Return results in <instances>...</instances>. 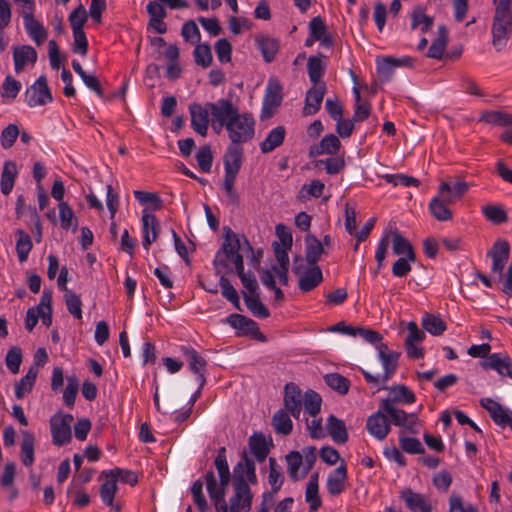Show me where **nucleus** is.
Segmentation results:
<instances>
[{
    "label": "nucleus",
    "mask_w": 512,
    "mask_h": 512,
    "mask_svg": "<svg viewBox=\"0 0 512 512\" xmlns=\"http://www.w3.org/2000/svg\"><path fill=\"white\" fill-rule=\"evenodd\" d=\"M282 102V87L278 80L270 79L263 101L262 118L271 117Z\"/></svg>",
    "instance_id": "4468645a"
},
{
    "label": "nucleus",
    "mask_w": 512,
    "mask_h": 512,
    "mask_svg": "<svg viewBox=\"0 0 512 512\" xmlns=\"http://www.w3.org/2000/svg\"><path fill=\"white\" fill-rule=\"evenodd\" d=\"M87 21V12L82 5H79L69 15V22L72 31L83 30L84 24Z\"/></svg>",
    "instance_id": "774afa93"
},
{
    "label": "nucleus",
    "mask_w": 512,
    "mask_h": 512,
    "mask_svg": "<svg viewBox=\"0 0 512 512\" xmlns=\"http://www.w3.org/2000/svg\"><path fill=\"white\" fill-rule=\"evenodd\" d=\"M38 376L37 367L31 366L27 374L15 384V396L18 399H22L27 393L32 391V388L36 382Z\"/></svg>",
    "instance_id": "ea45409f"
},
{
    "label": "nucleus",
    "mask_w": 512,
    "mask_h": 512,
    "mask_svg": "<svg viewBox=\"0 0 512 512\" xmlns=\"http://www.w3.org/2000/svg\"><path fill=\"white\" fill-rule=\"evenodd\" d=\"M401 499L412 512H432V507L427 498L410 488L401 491Z\"/></svg>",
    "instance_id": "5701e85b"
},
{
    "label": "nucleus",
    "mask_w": 512,
    "mask_h": 512,
    "mask_svg": "<svg viewBox=\"0 0 512 512\" xmlns=\"http://www.w3.org/2000/svg\"><path fill=\"white\" fill-rule=\"evenodd\" d=\"M37 52L36 50L29 45L15 46L13 48V60L15 72H22L26 65L33 66L37 61Z\"/></svg>",
    "instance_id": "aec40b11"
},
{
    "label": "nucleus",
    "mask_w": 512,
    "mask_h": 512,
    "mask_svg": "<svg viewBox=\"0 0 512 512\" xmlns=\"http://www.w3.org/2000/svg\"><path fill=\"white\" fill-rule=\"evenodd\" d=\"M252 250L246 237L241 243L240 237L228 226L223 227V242L213 260L216 274H226L243 268V256L240 250Z\"/></svg>",
    "instance_id": "f03ea898"
},
{
    "label": "nucleus",
    "mask_w": 512,
    "mask_h": 512,
    "mask_svg": "<svg viewBox=\"0 0 512 512\" xmlns=\"http://www.w3.org/2000/svg\"><path fill=\"white\" fill-rule=\"evenodd\" d=\"M379 386V389H387L390 394L389 397L381 401H388L393 406H396V404H413L416 401L415 393L406 385L398 384L386 387L385 384H383Z\"/></svg>",
    "instance_id": "6ab92c4d"
},
{
    "label": "nucleus",
    "mask_w": 512,
    "mask_h": 512,
    "mask_svg": "<svg viewBox=\"0 0 512 512\" xmlns=\"http://www.w3.org/2000/svg\"><path fill=\"white\" fill-rule=\"evenodd\" d=\"M229 145L242 146V144L249 142L255 134V120L249 113H240L227 123L225 127Z\"/></svg>",
    "instance_id": "39448f33"
},
{
    "label": "nucleus",
    "mask_w": 512,
    "mask_h": 512,
    "mask_svg": "<svg viewBox=\"0 0 512 512\" xmlns=\"http://www.w3.org/2000/svg\"><path fill=\"white\" fill-rule=\"evenodd\" d=\"M105 477L106 480L100 488V497L104 504L110 506L115 512H119L121 510V506L119 504H114V497L118 491L117 482L111 476Z\"/></svg>",
    "instance_id": "c9c22d12"
},
{
    "label": "nucleus",
    "mask_w": 512,
    "mask_h": 512,
    "mask_svg": "<svg viewBox=\"0 0 512 512\" xmlns=\"http://www.w3.org/2000/svg\"><path fill=\"white\" fill-rule=\"evenodd\" d=\"M181 352L186 357L190 370L197 375L200 388L206 383L207 361L193 348L181 347Z\"/></svg>",
    "instance_id": "f3484780"
},
{
    "label": "nucleus",
    "mask_w": 512,
    "mask_h": 512,
    "mask_svg": "<svg viewBox=\"0 0 512 512\" xmlns=\"http://www.w3.org/2000/svg\"><path fill=\"white\" fill-rule=\"evenodd\" d=\"M305 499L309 503L310 510H318L320 508L321 499L318 493V474L310 477L306 487Z\"/></svg>",
    "instance_id": "49530a36"
},
{
    "label": "nucleus",
    "mask_w": 512,
    "mask_h": 512,
    "mask_svg": "<svg viewBox=\"0 0 512 512\" xmlns=\"http://www.w3.org/2000/svg\"><path fill=\"white\" fill-rule=\"evenodd\" d=\"M24 26L35 43L38 46L42 45L47 38V31L43 25L35 20L34 17H31L24 20Z\"/></svg>",
    "instance_id": "a18cd8bd"
},
{
    "label": "nucleus",
    "mask_w": 512,
    "mask_h": 512,
    "mask_svg": "<svg viewBox=\"0 0 512 512\" xmlns=\"http://www.w3.org/2000/svg\"><path fill=\"white\" fill-rule=\"evenodd\" d=\"M422 326L427 332L434 336L443 334L447 328L446 323L439 316L429 313H426L422 317Z\"/></svg>",
    "instance_id": "de8ad7c7"
},
{
    "label": "nucleus",
    "mask_w": 512,
    "mask_h": 512,
    "mask_svg": "<svg viewBox=\"0 0 512 512\" xmlns=\"http://www.w3.org/2000/svg\"><path fill=\"white\" fill-rule=\"evenodd\" d=\"M487 256L492 258V272L497 273L499 278H502L504 267L510 256V245L508 241L505 239L496 240L492 248L488 251Z\"/></svg>",
    "instance_id": "f8f14e48"
},
{
    "label": "nucleus",
    "mask_w": 512,
    "mask_h": 512,
    "mask_svg": "<svg viewBox=\"0 0 512 512\" xmlns=\"http://www.w3.org/2000/svg\"><path fill=\"white\" fill-rule=\"evenodd\" d=\"M302 391L299 386L289 382L284 387L283 403L285 409L295 418L299 419L303 407Z\"/></svg>",
    "instance_id": "ddd939ff"
},
{
    "label": "nucleus",
    "mask_w": 512,
    "mask_h": 512,
    "mask_svg": "<svg viewBox=\"0 0 512 512\" xmlns=\"http://www.w3.org/2000/svg\"><path fill=\"white\" fill-rule=\"evenodd\" d=\"M258 49L261 51L263 58L266 62H271L279 49V43L276 39L271 37H258L257 40Z\"/></svg>",
    "instance_id": "c03bdc74"
},
{
    "label": "nucleus",
    "mask_w": 512,
    "mask_h": 512,
    "mask_svg": "<svg viewBox=\"0 0 512 512\" xmlns=\"http://www.w3.org/2000/svg\"><path fill=\"white\" fill-rule=\"evenodd\" d=\"M289 412L285 409L278 410L272 418V425L278 434L288 435L293 429L292 420L288 414Z\"/></svg>",
    "instance_id": "37998d69"
},
{
    "label": "nucleus",
    "mask_w": 512,
    "mask_h": 512,
    "mask_svg": "<svg viewBox=\"0 0 512 512\" xmlns=\"http://www.w3.org/2000/svg\"><path fill=\"white\" fill-rule=\"evenodd\" d=\"M322 57L324 56H311L307 61V71L309 79L313 85H320L323 83L321 78L325 73L326 63L322 60Z\"/></svg>",
    "instance_id": "58836bf2"
},
{
    "label": "nucleus",
    "mask_w": 512,
    "mask_h": 512,
    "mask_svg": "<svg viewBox=\"0 0 512 512\" xmlns=\"http://www.w3.org/2000/svg\"><path fill=\"white\" fill-rule=\"evenodd\" d=\"M378 357L382 363L384 372L382 374L374 375L369 371L362 370L365 380L372 385L379 386L386 384L395 374L398 366L399 353L389 350L386 344L377 345Z\"/></svg>",
    "instance_id": "20e7f679"
},
{
    "label": "nucleus",
    "mask_w": 512,
    "mask_h": 512,
    "mask_svg": "<svg viewBox=\"0 0 512 512\" xmlns=\"http://www.w3.org/2000/svg\"><path fill=\"white\" fill-rule=\"evenodd\" d=\"M410 61L409 58L394 59L387 57L378 64V77L381 82H387L391 79L394 69L402 64H406Z\"/></svg>",
    "instance_id": "a19ab883"
},
{
    "label": "nucleus",
    "mask_w": 512,
    "mask_h": 512,
    "mask_svg": "<svg viewBox=\"0 0 512 512\" xmlns=\"http://www.w3.org/2000/svg\"><path fill=\"white\" fill-rule=\"evenodd\" d=\"M196 160L203 172H210L213 162L211 147L209 145L202 146L196 154Z\"/></svg>",
    "instance_id": "0e129e2a"
},
{
    "label": "nucleus",
    "mask_w": 512,
    "mask_h": 512,
    "mask_svg": "<svg viewBox=\"0 0 512 512\" xmlns=\"http://www.w3.org/2000/svg\"><path fill=\"white\" fill-rule=\"evenodd\" d=\"M482 213L487 220L496 224L504 223L507 221L506 211L497 205H487L482 207Z\"/></svg>",
    "instance_id": "e2e57ef3"
},
{
    "label": "nucleus",
    "mask_w": 512,
    "mask_h": 512,
    "mask_svg": "<svg viewBox=\"0 0 512 512\" xmlns=\"http://www.w3.org/2000/svg\"><path fill=\"white\" fill-rule=\"evenodd\" d=\"M65 303L67 310L70 314H72L75 318H82V301L76 293L71 290H66L64 295Z\"/></svg>",
    "instance_id": "052dcab7"
},
{
    "label": "nucleus",
    "mask_w": 512,
    "mask_h": 512,
    "mask_svg": "<svg viewBox=\"0 0 512 512\" xmlns=\"http://www.w3.org/2000/svg\"><path fill=\"white\" fill-rule=\"evenodd\" d=\"M59 217H60V225L63 229L68 230L72 228V231L75 232L78 228V221L74 215L73 210L66 202H60L59 204Z\"/></svg>",
    "instance_id": "09e8293b"
},
{
    "label": "nucleus",
    "mask_w": 512,
    "mask_h": 512,
    "mask_svg": "<svg viewBox=\"0 0 512 512\" xmlns=\"http://www.w3.org/2000/svg\"><path fill=\"white\" fill-rule=\"evenodd\" d=\"M249 447L251 453L255 456V458L262 462L266 459L268 455V447L266 440L263 435L261 434H255L252 435L249 439Z\"/></svg>",
    "instance_id": "8fccbe9b"
},
{
    "label": "nucleus",
    "mask_w": 512,
    "mask_h": 512,
    "mask_svg": "<svg viewBox=\"0 0 512 512\" xmlns=\"http://www.w3.org/2000/svg\"><path fill=\"white\" fill-rule=\"evenodd\" d=\"M102 476H111L115 479L117 482L118 480H121L124 483L130 484L131 486H134L138 482L137 475L130 470H125L121 468H115L109 471H104L101 474Z\"/></svg>",
    "instance_id": "bf43d9fd"
},
{
    "label": "nucleus",
    "mask_w": 512,
    "mask_h": 512,
    "mask_svg": "<svg viewBox=\"0 0 512 512\" xmlns=\"http://www.w3.org/2000/svg\"><path fill=\"white\" fill-rule=\"evenodd\" d=\"M449 204L450 203L446 201V196L438 193L437 196L431 199L429 211L436 220L442 222L449 221L453 217L452 211L448 208Z\"/></svg>",
    "instance_id": "c85d7f7f"
},
{
    "label": "nucleus",
    "mask_w": 512,
    "mask_h": 512,
    "mask_svg": "<svg viewBox=\"0 0 512 512\" xmlns=\"http://www.w3.org/2000/svg\"><path fill=\"white\" fill-rule=\"evenodd\" d=\"M17 175L18 168L16 163L13 161H6L3 165L0 180V189L4 195L10 194L12 191Z\"/></svg>",
    "instance_id": "f704fd0d"
},
{
    "label": "nucleus",
    "mask_w": 512,
    "mask_h": 512,
    "mask_svg": "<svg viewBox=\"0 0 512 512\" xmlns=\"http://www.w3.org/2000/svg\"><path fill=\"white\" fill-rule=\"evenodd\" d=\"M383 410L386 411L391 425L401 427L411 434L419 433L421 422L416 413H407L388 401H383Z\"/></svg>",
    "instance_id": "6e6552de"
},
{
    "label": "nucleus",
    "mask_w": 512,
    "mask_h": 512,
    "mask_svg": "<svg viewBox=\"0 0 512 512\" xmlns=\"http://www.w3.org/2000/svg\"><path fill=\"white\" fill-rule=\"evenodd\" d=\"M74 418L71 414L58 412L50 419V431L53 444L64 446L70 443L72 439L71 424Z\"/></svg>",
    "instance_id": "1a4fd4ad"
},
{
    "label": "nucleus",
    "mask_w": 512,
    "mask_h": 512,
    "mask_svg": "<svg viewBox=\"0 0 512 512\" xmlns=\"http://www.w3.org/2000/svg\"><path fill=\"white\" fill-rule=\"evenodd\" d=\"M469 187L470 185L465 181H457L453 184L443 181L439 185L438 191L440 195L446 196L448 203H455L466 194Z\"/></svg>",
    "instance_id": "393cba45"
},
{
    "label": "nucleus",
    "mask_w": 512,
    "mask_h": 512,
    "mask_svg": "<svg viewBox=\"0 0 512 512\" xmlns=\"http://www.w3.org/2000/svg\"><path fill=\"white\" fill-rule=\"evenodd\" d=\"M193 55L195 63L203 68L209 67L212 63V52L208 44H197Z\"/></svg>",
    "instance_id": "4d7b16f0"
},
{
    "label": "nucleus",
    "mask_w": 512,
    "mask_h": 512,
    "mask_svg": "<svg viewBox=\"0 0 512 512\" xmlns=\"http://www.w3.org/2000/svg\"><path fill=\"white\" fill-rule=\"evenodd\" d=\"M17 242H16V250L18 259L20 262H24L28 258V254L32 249V241L30 236L25 233L23 230L17 231Z\"/></svg>",
    "instance_id": "6e6d98bb"
},
{
    "label": "nucleus",
    "mask_w": 512,
    "mask_h": 512,
    "mask_svg": "<svg viewBox=\"0 0 512 512\" xmlns=\"http://www.w3.org/2000/svg\"><path fill=\"white\" fill-rule=\"evenodd\" d=\"M347 483V468L344 462L339 467L333 470L327 478V491L333 496L341 494Z\"/></svg>",
    "instance_id": "b1692460"
},
{
    "label": "nucleus",
    "mask_w": 512,
    "mask_h": 512,
    "mask_svg": "<svg viewBox=\"0 0 512 512\" xmlns=\"http://www.w3.org/2000/svg\"><path fill=\"white\" fill-rule=\"evenodd\" d=\"M181 35L186 42L192 44H197L201 38L199 28L193 20H189L183 24Z\"/></svg>",
    "instance_id": "338daca9"
},
{
    "label": "nucleus",
    "mask_w": 512,
    "mask_h": 512,
    "mask_svg": "<svg viewBox=\"0 0 512 512\" xmlns=\"http://www.w3.org/2000/svg\"><path fill=\"white\" fill-rule=\"evenodd\" d=\"M189 112L191 116V126L193 130L201 136H206L209 125V114L210 110L207 107H203L200 104L193 103L189 106Z\"/></svg>",
    "instance_id": "a211bd4d"
},
{
    "label": "nucleus",
    "mask_w": 512,
    "mask_h": 512,
    "mask_svg": "<svg viewBox=\"0 0 512 512\" xmlns=\"http://www.w3.org/2000/svg\"><path fill=\"white\" fill-rule=\"evenodd\" d=\"M390 242H392V250L396 255H405L411 262L416 259L411 243L402 236L397 230L390 232Z\"/></svg>",
    "instance_id": "2f4dec72"
},
{
    "label": "nucleus",
    "mask_w": 512,
    "mask_h": 512,
    "mask_svg": "<svg viewBox=\"0 0 512 512\" xmlns=\"http://www.w3.org/2000/svg\"><path fill=\"white\" fill-rule=\"evenodd\" d=\"M368 432L378 440H384L391 430V422L383 410V401H380L379 409L370 415L366 422Z\"/></svg>",
    "instance_id": "9b49d317"
},
{
    "label": "nucleus",
    "mask_w": 512,
    "mask_h": 512,
    "mask_svg": "<svg viewBox=\"0 0 512 512\" xmlns=\"http://www.w3.org/2000/svg\"><path fill=\"white\" fill-rule=\"evenodd\" d=\"M143 247L148 250L159 234L160 225L155 215L144 213L142 216Z\"/></svg>",
    "instance_id": "bb28decb"
},
{
    "label": "nucleus",
    "mask_w": 512,
    "mask_h": 512,
    "mask_svg": "<svg viewBox=\"0 0 512 512\" xmlns=\"http://www.w3.org/2000/svg\"><path fill=\"white\" fill-rule=\"evenodd\" d=\"M243 298L246 303L247 308L259 318H267L270 313L269 310L263 305V303L259 300V295H248L247 293H243Z\"/></svg>",
    "instance_id": "864d4df0"
},
{
    "label": "nucleus",
    "mask_w": 512,
    "mask_h": 512,
    "mask_svg": "<svg viewBox=\"0 0 512 512\" xmlns=\"http://www.w3.org/2000/svg\"><path fill=\"white\" fill-rule=\"evenodd\" d=\"M220 276L219 285L224 298L233 304L237 310H241L240 300L236 289L232 286L230 281L225 277V274H217Z\"/></svg>",
    "instance_id": "603ef678"
},
{
    "label": "nucleus",
    "mask_w": 512,
    "mask_h": 512,
    "mask_svg": "<svg viewBox=\"0 0 512 512\" xmlns=\"http://www.w3.org/2000/svg\"><path fill=\"white\" fill-rule=\"evenodd\" d=\"M21 83L12 76H7L2 85L1 96L13 100L21 90Z\"/></svg>",
    "instance_id": "69168bd1"
},
{
    "label": "nucleus",
    "mask_w": 512,
    "mask_h": 512,
    "mask_svg": "<svg viewBox=\"0 0 512 512\" xmlns=\"http://www.w3.org/2000/svg\"><path fill=\"white\" fill-rule=\"evenodd\" d=\"M52 100L53 97L44 75L40 76L25 92V102L29 107L43 106Z\"/></svg>",
    "instance_id": "9d476101"
},
{
    "label": "nucleus",
    "mask_w": 512,
    "mask_h": 512,
    "mask_svg": "<svg viewBox=\"0 0 512 512\" xmlns=\"http://www.w3.org/2000/svg\"><path fill=\"white\" fill-rule=\"evenodd\" d=\"M214 464H215V468H216L219 478H220V483L219 484L217 483L218 489L227 488V486L230 482V479H231V474H230L228 462L226 459L225 447H221L219 449L218 454L215 458Z\"/></svg>",
    "instance_id": "e433bc0d"
},
{
    "label": "nucleus",
    "mask_w": 512,
    "mask_h": 512,
    "mask_svg": "<svg viewBox=\"0 0 512 512\" xmlns=\"http://www.w3.org/2000/svg\"><path fill=\"white\" fill-rule=\"evenodd\" d=\"M495 14L492 24V44L497 51L506 45L512 32V9L510 0H493Z\"/></svg>",
    "instance_id": "7ed1b4c3"
},
{
    "label": "nucleus",
    "mask_w": 512,
    "mask_h": 512,
    "mask_svg": "<svg viewBox=\"0 0 512 512\" xmlns=\"http://www.w3.org/2000/svg\"><path fill=\"white\" fill-rule=\"evenodd\" d=\"M341 147V142L334 134L326 135L318 144L309 149V156L316 157L323 154L335 155Z\"/></svg>",
    "instance_id": "a878e982"
},
{
    "label": "nucleus",
    "mask_w": 512,
    "mask_h": 512,
    "mask_svg": "<svg viewBox=\"0 0 512 512\" xmlns=\"http://www.w3.org/2000/svg\"><path fill=\"white\" fill-rule=\"evenodd\" d=\"M79 390V381L76 376L67 377V385L63 392V401L69 408H73Z\"/></svg>",
    "instance_id": "13d9d810"
},
{
    "label": "nucleus",
    "mask_w": 512,
    "mask_h": 512,
    "mask_svg": "<svg viewBox=\"0 0 512 512\" xmlns=\"http://www.w3.org/2000/svg\"><path fill=\"white\" fill-rule=\"evenodd\" d=\"M205 479L207 491L214 502L216 512L250 511L253 493L248 483L233 482L234 495L230 498L228 506L225 500L226 488L218 489L214 473L212 471L207 472Z\"/></svg>",
    "instance_id": "f257e3e1"
},
{
    "label": "nucleus",
    "mask_w": 512,
    "mask_h": 512,
    "mask_svg": "<svg viewBox=\"0 0 512 512\" xmlns=\"http://www.w3.org/2000/svg\"><path fill=\"white\" fill-rule=\"evenodd\" d=\"M325 383L333 390L337 391L341 395L348 393L350 382L344 376L337 373H330L324 377Z\"/></svg>",
    "instance_id": "5fc2aeb1"
},
{
    "label": "nucleus",
    "mask_w": 512,
    "mask_h": 512,
    "mask_svg": "<svg viewBox=\"0 0 512 512\" xmlns=\"http://www.w3.org/2000/svg\"><path fill=\"white\" fill-rule=\"evenodd\" d=\"M483 367L496 370L501 376L512 378V362L507 355L494 353L483 363Z\"/></svg>",
    "instance_id": "cd10ccee"
},
{
    "label": "nucleus",
    "mask_w": 512,
    "mask_h": 512,
    "mask_svg": "<svg viewBox=\"0 0 512 512\" xmlns=\"http://www.w3.org/2000/svg\"><path fill=\"white\" fill-rule=\"evenodd\" d=\"M326 429L333 441L338 444H344L348 440V432L345 423L335 415L327 418Z\"/></svg>",
    "instance_id": "c756f323"
},
{
    "label": "nucleus",
    "mask_w": 512,
    "mask_h": 512,
    "mask_svg": "<svg viewBox=\"0 0 512 512\" xmlns=\"http://www.w3.org/2000/svg\"><path fill=\"white\" fill-rule=\"evenodd\" d=\"M480 404L488 411L490 417L497 425L509 426L512 429V411L505 409L491 398H482Z\"/></svg>",
    "instance_id": "dca6fc26"
},
{
    "label": "nucleus",
    "mask_w": 512,
    "mask_h": 512,
    "mask_svg": "<svg viewBox=\"0 0 512 512\" xmlns=\"http://www.w3.org/2000/svg\"><path fill=\"white\" fill-rule=\"evenodd\" d=\"M293 273L299 276V288L303 292H309L323 281V274L319 266L305 268L304 259L300 256L294 259Z\"/></svg>",
    "instance_id": "0eeeda50"
},
{
    "label": "nucleus",
    "mask_w": 512,
    "mask_h": 512,
    "mask_svg": "<svg viewBox=\"0 0 512 512\" xmlns=\"http://www.w3.org/2000/svg\"><path fill=\"white\" fill-rule=\"evenodd\" d=\"M321 404L322 398L317 392L313 390H308L305 392L303 398V406L306 413L312 417H316L320 413Z\"/></svg>",
    "instance_id": "3c124183"
},
{
    "label": "nucleus",
    "mask_w": 512,
    "mask_h": 512,
    "mask_svg": "<svg viewBox=\"0 0 512 512\" xmlns=\"http://www.w3.org/2000/svg\"><path fill=\"white\" fill-rule=\"evenodd\" d=\"M233 482L257 483L255 463L246 452L243 453L241 460L234 466Z\"/></svg>",
    "instance_id": "2eb2a0df"
},
{
    "label": "nucleus",
    "mask_w": 512,
    "mask_h": 512,
    "mask_svg": "<svg viewBox=\"0 0 512 512\" xmlns=\"http://www.w3.org/2000/svg\"><path fill=\"white\" fill-rule=\"evenodd\" d=\"M412 28L422 25V32H427L431 29L433 25V18L426 15L424 10L421 7H417L412 12Z\"/></svg>",
    "instance_id": "680f3d73"
},
{
    "label": "nucleus",
    "mask_w": 512,
    "mask_h": 512,
    "mask_svg": "<svg viewBox=\"0 0 512 512\" xmlns=\"http://www.w3.org/2000/svg\"><path fill=\"white\" fill-rule=\"evenodd\" d=\"M325 93V83H322L320 85H313L306 93L303 115L309 116L317 113L321 107Z\"/></svg>",
    "instance_id": "412c9836"
},
{
    "label": "nucleus",
    "mask_w": 512,
    "mask_h": 512,
    "mask_svg": "<svg viewBox=\"0 0 512 512\" xmlns=\"http://www.w3.org/2000/svg\"><path fill=\"white\" fill-rule=\"evenodd\" d=\"M227 323H229L233 328L245 333L254 335L259 332V328L257 323L243 315L240 314H231L226 319Z\"/></svg>",
    "instance_id": "4c0bfd02"
},
{
    "label": "nucleus",
    "mask_w": 512,
    "mask_h": 512,
    "mask_svg": "<svg viewBox=\"0 0 512 512\" xmlns=\"http://www.w3.org/2000/svg\"><path fill=\"white\" fill-rule=\"evenodd\" d=\"M34 444L35 438L33 434L27 430L22 432L21 443V461L26 467L34 463Z\"/></svg>",
    "instance_id": "79ce46f5"
},
{
    "label": "nucleus",
    "mask_w": 512,
    "mask_h": 512,
    "mask_svg": "<svg viewBox=\"0 0 512 512\" xmlns=\"http://www.w3.org/2000/svg\"><path fill=\"white\" fill-rule=\"evenodd\" d=\"M212 117L211 125L214 131L219 133L239 114V109L229 99H219L216 102L207 103Z\"/></svg>",
    "instance_id": "423d86ee"
},
{
    "label": "nucleus",
    "mask_w": 512,
    "mask_h": 512,
    "mask_svg": "<svg viewBox=\"0 0 512 512\" xmlns=\"http://www.w3.org/2000/svg\"><path fill=\"white\" fill-rule=\"evenodd\" d=\"M309 30L311 36L314 37L316 41H319L323 47L331 48L333 46V39L320 17H314L310 21Z\"/></svg>",
    "instance_id": "7c9ffc66"
},
{
    "label": "nucleus",
    "mask_w": 512,
    "mask_h": 512,
    "mask_svg": "<svg viewBox=\"0 0 512 512\" xmlns=\"http://www.w3.org/2000/svg\"><path fill=\"white\" fill-rule=\"evenodd\" d=\"M306 251H305V259L307 263L311 266H317V262L320 260L321 255L324 253L323 244L318 238L314 235H307L306 239Z\"/></svg>",
    "instance_id": "72a5a7b5"
},
{
    "label": "nucleus",
    "mask_w": 512,
    "mask_h": 512,
    "mask_svg": "<svg viewBox=\"0 0 512 512\" xmlns=\"http://www.w3.org/2000/svg\"><path fill=\"white\" fill-rule=\"evenodd\" d=\"M243 160V147L228 145L223 156L224 170L226 174L238 175Z\"/></svg>",
    "instance_id": "4be33fe9"
},
{
    "label": "nucleus",
    "mask_w": 512,
    "mask_h": 512,
    "mask_svg": "<svg viewBox=\"0 0 512 512\" xmlns=\"http://www.w3.org/2000/svg\"><path fill=\"white\" fill-rule=\"evenodd\" d=\"M286 136V129L284 126H277L273 128L266 138L260 143V150L262 153L267 154L274 151L284 142Z\"/></svg>",
    "instance_id": "473e14b6"
}]
</instances>
